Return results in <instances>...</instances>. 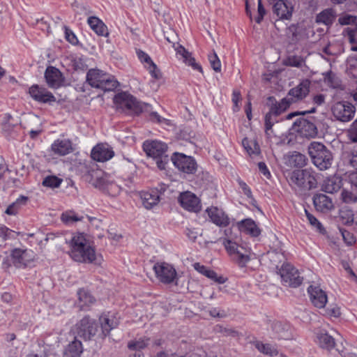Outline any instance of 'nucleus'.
I'll list each match as a JSON object with an SVG mask.
<instances>
[{"mask_svg": "<svg viewBox=\"0 0 357 357\" xmlns=\"http://www.w3.org/2000/svg\"><path fill=\"white\" fill-rule=\"evenodd\" d=\"M69 245V255L73 260L82 263H93L95 261V249L84 234H75Z\"/></svg>", "mask_w": 357, "mask_h": 357, "instance_id": "1", "label": "nucleus"}, {"mask_svg": "<svg viewBox=\"0 0 357 357\" xmlns=\"http://www.w3.org/2000/svg\"><path fill=\"white\" fill-rule=\"evenodd\" d=\"M288 182L291 188L298 192H305L317 188V181L310 169H296L289 174Z\"/></svg>", "mask_w": 357, "mask_h": 357, "instance_id": "2", "label": "nucleus"}, {"mask_svg": "<svg viewBox=\"0 0 357 357\" xmlns=\"http://www.w3.org/2000/svg\"><path fill=\"white\" fill-rule=\"evenodd\" d=\"M86 82L92 87L105 91H113L119 86V82L114 76L98 69H90L88 71Z\"/></svg>", "mask_w": 357, "mask_h": 357, "instance_id": "3", "label": "nucleus"}, {"mask_svg": "<svg viewBox=\"0 0 357 357\" xmlns=\"http://www.w3.org/2000/svg\"><path fill=\"white\" fill-rule=\"evenodd\" d=\"M308 153L313 164L320 170H326L331 166L332 153L323 144L317 142L310 143Z\"/></svg>", "mask_w": 357, "mask_h": 357, "instance_id": "4", "label": "nucleus"}, {"mask_svg": "<svg viewBox=\"0 0 357 357\" xmlns=\"http://www.w3.org/2000/svg\"><path fill=\"white\" fill-rule=\"evenodd\" d=\"M114 102L117 109L127 114H138L142 112V106L135 98L126 92L116 94L114 98Z\"/></svg>", "mask_w": 357, "mask_h": 357, "instance_id": "5", "label": "nucleus"}, {"mask_svg": "<svg viewBox=\"0 0 357 357\" xmlns=\"http://www.w3.org/2000/svg\"><path fill=\"white\" fill-rule=\"evenodd\" d=\"M293 103V100L288 97L282 98L280 102H273L269 112L265 116V131L268 135V131L272 129L275 123L278 122V116L284 112Z\"/></svg>", "mask_w": 357, "mask_h": 357, "instance_id": "6", "label": "nucleus"}, {"mask_svg": "<svg viewBox=\"0 0 357 357\" xmlns=\"http://www.w3.org/2000/svg\"><path fill=\"white\" fill-rule=\"evenodd\" d=\"M278 273L284 286L296 288L303 282V278L301 276L298 270L289 263H284Z\"/></svg>", "mask_w": 357, "mask_h": 357, "instance_id": "7", "label": "nucleus"}, {"mask_svg": "<svg viewBox=\"0 0 357 357\" xmlns=\"http://www.w3.org/2000/svg\"><path fill=\"white\" fill-rule=\"evenodd\" d=\"M223 245L232 260L236 262L238 266L245 267L250 261V257L249 252L243 246L238 245L236 242L229 239H225Z\"/></svg>", "mask_w": 357, "mask_h": 357, "instance_id": "8", "label": "nucleus"}, {"mask_svg": "<svg viewBox=\"0 0 357 357\" xmlns=\"http://www.w3.org/2000/svg\"><path fill=\"white\" fill-rule=\"evenodd\" d=\"M156 278L163 284H177L178 277L173 266L165 262L156 263L153 266Z\"/></svg>", "mask_w": 357, "mask_h": 357, "instance_id": "9", "label": "nucleus"}, {"mask_svg": "<svg viewBox=\"0 0 357 357\" xmlns=\"http://www.w3.org/2000/svg\"><path fill=\"white\" fill-rule=\"evenodd\" d=\"M77 335L84 340H90L98 332V324L90 316H84L75 325Z\"/></svg>", "mask_w": 357, "mask_h": 357, "instance_id": "10", "label": "nucleus"}, {"mask_svg": "<svg viewBox=\"0 0 357 357\" xmlns=\"http://www.w3.org/2000/svg\"><path fill=\"white\" fill-rule=\"evenodd\" d=\"M174 166L181 172L192 174L197 170V163L195 160L183 153H174L171 158Z\"/></svg>", "mask_w": 357, "mask_h": 357, "instance_id": "11", "label": "nucleus"}, {"mask_svg": "<svg viewBox=\"0 0 357 357\" xmlns=\"http://www.w3.org/2000/svg\"><path fill=\"white\" fill-rule=\"evenodd\" d=\"M355 107L349 102H338L332 107L333 116L342 122L350 121L354 116Z\"/></svg>", "mask_w": 357, "mask_h": 357, "instance_id": "12", "label": "nucleus"}, {"mask_svg": "<svg viewBox=\"0 0 357 357\" xmlns=\"http://www.w3.org/2000/svg\"><path fill=\"white\" fill-rule=\"evenodd\" d=\"M102 338L108 336L112 330L118 327L120 321L118 313L107 312L102 313L98 319Z\"/></svg>", "mask_w": 357, "mask_h": 357, "instance_id": "13", "label": "nucleus"}, {"mask_svg": "<svg viewBox=\"0 0 357 357\" xmlns=\"http://www.w3.org/2000/svg\"><path fill=\"white\" fill-rule=\"evenodd\" d=\"M34 253L31 250L15 248L11 251V259L17 268H25L34 259Z\"/></svg>", "mask_w": 357, "mask_h": 357, "instance_id": "14", "label": "nucleus"}, {"mask_svg": "<svg viewBox=\"0 0 357 357\" xmlns=\"http://www.w3.org/2000/svg\"><path fill=\"white\" fill-rule=\"evenodd\" d=\"M273 338L291 340L293 338L292 328L289 323L275 321L271 324Z\"/></svg>", "mask_w": 357, "mask_h": 357, "instance_id": "15", "label": "nucleus"}, {"mask_svg": "<svg viewBox=\"0 0 357 357\" xmlns=\"http://www.w3.org/2000/svg\"><path fill=\"white\" fill-rule=\"evenodd\" d=\"M31 97L40 103H49L56 102L54 96L46 88L37 84L31 86L29 89Z\"/></svg>", "mask_w": 357, "mask_h": 357, "instance_id": "16", "label": "nucleus"}, {"mask_svg": "<svg viewBox=\"0 0 357 357\" xmlns=\"http://www.w3.org/2000/svg\"><path fill=\"white\" fill-rule=\"evenodd\" d=\"M45 78L48 86L52 89H58L62 86L65 81L62 73L54 66H48L46 68Z\"/></svg>", "mask_w": 357, "mask_h": 357, "instance_id": "17", "label": "nucleus"}, {"mask_svg": "<svg viewBox=\"0 0 357 357\" xmlns=\"http://www.w3.org/2000/svg\"><path fill=\"white\" fill-rule=\"evenodd\" d=\"M178 202L181 206L189 211L198 212L201 209L199 198L190 192H184L178 197Z\"/></svg>", "mask_w": 357, "mask_h": 357, "instance_id": "18", "label": "nucleus"}, {"mask_svg": "<svg viewBox=\"0 0 357 357\" xmlns=\"http://www.w3.org/2000/svg\"><path fill=\"white\" fill-rule=\"evenodd\" d=\"M143 149L149 156L158 158L165 155L167 146L160 141H146L143 144Z\"/></svg>", "mask_w": 357, "mask_h": 357, "instance_id": "19", "label": "nucleus"}, {"mask_svg": "<svg viewBox=\"0 0 357 357\" xmlns=\"http://www.w3.org/2000/svg\"><path fill=\"white\" fill-rule=\"evenodd\" d=\"M307 293L312 303L317 308H324L328 301L326 293L319 286L310 285Z\"/></svg>", "mask_w": 357, "mask_h": 357, "instance_id": "20", "label": "nucleus"}, {"mask_svg": "<svg viewBox=\"0 0 357 357\" xmlns=\"http://www.w3.org/2000/svg\"><path fill=\"white\" fill-rule=\"evenodd\" d=\"M311 82L307 79H303L297 86L291 89L288 93L290 100L296 102L304 99L309 93Z\"/></svg>", "mask_w": 357, "mask_h": 357, "instance_id": "21", "label": "nucleus"}, {"mask_svg": "<svg viewBox=\"0 0 357 357\" xmlns=\"http://www.w3.org/2000/svg\"><path fill=\"white\" fill-rule=\"evenodd\" d=\"M114 155L112 149L107 144H98L91 151V158L98 162L110 160Z\"/></svg>", "mask_w": 357, "mask_h": 357, "instance_id": "22", "label": "nucleus"}, {"mask_svg": "<svg viewBox=\"0 0 357 357\" xmlns=\"http://www.w3.org/2000/svg\"><path fill=\"white\" fill-rule=\"evenodd\" d=\"M211 221L219 227H227L229 225L228 215L222 210L215 206H211L206 210Z\"/></svg>", "mask_w": 357, "mask_h": 357, "instance_id": "23", "label": "nucleus"}, {"mask_svg": "<svg viewBox=\"0 0 357 357\" xmlns=\"http://www.w3.org/2000/svg\"><path fill=\"white\" fill-rule=\"evenodd\" d=\"M293 6L289 1L278 0L273 6V13L281 20H289L291 17Z\"/></svg>", "mask_w": 357, "mask_h": 357, "instance_id": "24", "label": "nucleus"}, {"mask_svg": "<svg viewBox=\"0 0 357 357\" xmlns=\"http://www.w3.org/2000/svg\"><path fill=\"white\" fill-rule=\"evenodd\" d=\"M298 127L299 134L306 138H313L317 135L316 126L311 121L306 119H299L294 123Z\"/></svg>", "mask_w": 357, "mask_h": 357, "instance_id": "25", "label": "nucleus"}, {"mask_svg": "<svg viewBox=\"0 0 357 357\" xmlns=\"http://www.w3.org/2000/svg\"><path fill=\"white\" fill-rule=\"evenodd\" d=\"M51 149L54 154L64 156L73 151L72 142L70 139H56L51 146Z\"/></svg>", "mask_w": 357, "mask_h": 357, "instance_id": "26", "label": "nucleus"}, {"mask_svg": "<svg viewBox=\"0 0 357 357\" xmlns=\"http://www.w3.org/2000/svg\"><path fill=\"white\" fill-rule=\"evenodd\" d=\"M313 204L317 211L322 213H327L334 208L332 199L324 194L314 195Z\"/></svg>", "mask_w": 357, "mask_h": 357, "instance_id": "27", "label": "nucleus"}, {"mask_svg": "<svg viewBox=\"0 0 357 357\" xmlns=\"http://www.w3.org/2000/svg\"><path fill=\"white\" fill-rule=\"evenodd\" d=\"M240 231L252 237H257L261 234V229L257 223L251 218L244 219L237 223Z\"/></svg>", "mask_w": 357, "mask_h": 357, "instance_id": "28", "label": "nucleus"}, {"mask_svg": "<svg viewBox=\"0 0 357 357\" xmlns=\"http://www.w3.org/2000/svg\"><path fill=\"white\" fill-rule=\"evenodd\" d=\"M136 54L139 61L144 63V67L149 70L151 76L155 79H158L160 77L159 71L149 55L141 50H137Z\"/></svg>", "mask_w": 357, "mask_h": 357, "instance_id": "29", "label": "nucleus"}, {"mask_svg": "<svg viewBox=\"0 0 357 357\" xmlns=\"http://www.w3.org/2000/svg\"><path fill=\"white\" fill-rule=\"evenodd\" d=\"M77 296L78 305L82 310H88V308L93 305L96 302V298L86 289H79L77 291Z\"/></svg>", "mask_w": 357, "mask_h": 357, "instance_id": "30", "label": "nucleus"}, {"mask_svg": "<svg viewBox=\"0 0 357 357\" xmlns=\"http://www.w3.org/2000/svg\"><path fill=\"white\" fill-rule=\"evenodd\" d=\"M342 179L338 176H332L326 178L321 185V190L327 193L337 192L342 187Z\"/></svg>", "mask_w": 357, "mask_h": 357, "instance_id": "31", "label": "nucleus"}, {"mask_svg": "<svg viewBox=\"0 0 357 357\" xmlns=\"http://www.w3.org/2000/svg\"><path fill=\"white\" fill-rule=\"evenodd\" d=\"M141 198L144 206L148 209L157 205L160 201L158 192L154 190L149 192H143L141 194Z\"/></svg>", "mask_w": 357, "mask_h": 357, "instance_id": "32", "label": "nucleus"}, {"mask_svg": "<svg viewBox=\"0 0 357 357\" xmlns=\"http://www.w3.org/2000/svg\"><path fill=\"white\" fill-rule=\"evenodd\" d=\"M194 268L199 273H202V275H205L206 277L208 278L209 279L215 281L218 284H223L226 281V279L224 277L221 275H218V274L214 271L209 269L207 267L204 266V265H201L199 263H195L194 264Z\"/></svg>", "mask_w": 357, "mask_h": 357, "instance_id": "33", "label": "nucleus"}, {"mask_svg": "<svg viewBox=\"0 0 357 357\" xmlns=\"http://www.w3.org/2000/svg\"><path fill=\"white\" fill-rule=\"evenodd\" d=\"M87 22L91 29L94 31L98 35L106 36L108 35L107 26L97 17H89Z\"/></svg>", "mask_w": 357, "mask_h": 357, "instance_id": "34", "label": "nucleus"}, {"mask_svg": "<svg viewBox=\"0 0 357 357\" xmlns=\"http://www.w3.org/2000/svg\"><path fill=\"white\" fill-rule=\"evenodd\" d=\"M83 352V347L81 341L76 338L68 344L65 349L66 357H80Z\"/></svg>", "mask_w": 357, "mask_h": 357, "instance_id": "35", "label": "nucleus"}, {"mask_svg": "<svg viewBox=\"0 0 357 357\" xmlns=\"http://www.w3.org/2000/svg\"><path fill=\"white\" fill-rule=\"evenodd\" d=\"M252 344L259 352L264 354L273 357L276 356L278 354L277 349L270 344H264L262 342L257 340L252 341Z\"/></svg>", "mask_w": 357, "mask_h": 357, "instance_id": "36", "label": "nucleus"}, {"mask_svg": "<svg viewBox=\"0 0 357 357\" xmlns=\"http://www.w3.org/2000/svg\"><path fill=\"white\" fill-rule=\"evenodd\" d=\"M335 19V12L334 10L329 8L326 9L319 13L316 17L317 23H321L325 25H331Z\"/></svg>", "mask_w": 357, "mask_h": 357, "instance_id": "37", "label": "nucleus"}, {"mask_svg": "<svg viewBox=\"0 0 357 357\" xmlns=\"http://www.w3.org/2000/svg\"><path fill=\"white\" fill-rule=\"evenodd\" d=\"M317 338L320 347L327 350L332 349L335 345L334 338L326 333L318 334Z\"/></svg>", "mask_w": 357, "mask_h": 357, "instance_id": "38", "label": "nucleus"}, {"mask_svg": "<svg viewBox=\"0 0 357 357\" xmlns=\"http://www.w3.org/2000/svg\"><path fill=\"white\" fill-rule=\"evenodd\" d=\"M242 145L250 156L258 155L260 153L259 146L255 140H250L245 137L242 140Z\"/></svg>", "mask_w": 357, "mask_h": 357, "instance_id": "39", "label": "nucleus"}, {"mask_svg": "<svg viewBox=\"0 0 357 357\" xmlns=\"http://www.w3.org/2000/svg\"><path fill=\"white\" fill-rule=\"evenodd\" d=\"M5 118H6L7 120L2 124V130L6 136L14 137L17 126L10 122V119H12L10 114H5Z\"/></svg>", "mask_w": 357, "mask_h": 357, "instance_id": "40", "label": "nucleus"}, {"mask_svg": "<svg viewBox=\"0 0 357 357\" xmlns=\"http://www.w3.org/2000/svg\"><path fill=\"white\" fill-rule=\"evenodd\" d=\"M149 342V339L147 337H140L130 341L128 343V347L130 350H140L145 348Z\"/></svg>", "mask_w": 357, "mask_h": 357, "instance_id": "41", "label": "nucleus"}, {"mask_svg": "<svg viewBox=\"0 0 357 357\" xmlns=\"http://www.w3.org/2000/svg\"><path fill=\"white\" fill-rule=\"evenodd\" d=\"M340 221L344 225H351L354 222V213L348 208H343L340 211Z\"/></svg>", "mask_w": 357, "mask_h": 357, "instance_id": "42", "label": "nucleus"}, {"mask_svg": "<svg viewBox=\"0 0 357 357\" xmlns=\"http://www.w3.org/2000/svg\"><path fill=\"white\" fill-rule=\"evenodd\" d=\"M347 71L349 75L357 78V55L351 56L347 59Z\"/></svg>", "mask_w": 357, "mask_h": 357, "instance_id": "43", "label": "nucleus"}, {"mask_svg": "<svg viewBox=\"0 0 357 357\" xmlns=\"http://www.w3.org/2000/svg\"><path fill=\"white\" fill-rule=\"evenodd\" d=\"M83 216H79L74 212L69 211L63 213L61 215V220L66 224H73L74 222L82 221L83 220Z\"/></svg>", "mask_w": 357, "mask_h": 357, "instance_id": "44", "label": "nucleus"}, {"mask_svg": "<svg viewBox=\"0 0 357 357\" xmlns=\"http://www.w3.org/2000/svg\"><path fill=\"white\" fill-rule=\"evenodd\" d=\"M307 158L305 155L300 153H295L291 155V161L292 164L297 167H303L307 164Z\"/></svg>", "mask_w": 357, "mask_h": 357, "instance_id": "45", "label": "nucleus"}, {"mask_svg": "<svg viewBox=\"0 0 357 357\" xmlns=\"http://www.w3.org/2000/svg\"><path fill=\"white\" fill-rule=\"evenodd\" d=\"M303 59L300 56L293 55L288 56L284 61L286 66L301 68L304 63Z\"/></svg>", "mask_w": 357, "mask_h": 357, "instance_id": "46", "label": "nucleus"}, {"mask_svg": "<svg viewBox=\"0 0 357 357\" xmlns=\"http://www.w3.org/2000/svg\"><path fill=\"white\" fill-rule=\"evenodd\" d=\"M341 199L346 204H353L357 202V196L348 190H342Z\"/></svg>", "mask_w": 357, "mask_h": 357, "instance_id": "47", "label": "nucleus"}, {"mask_svg": "<svg viewBox=\"0 0 357 357\" xmlns=\"http://www.w3.org/2000/svg\"><path fill=\"white\" fill-rule=\"evenodd\" d=\"M338 22L341 25L354 24L357 23V17L351 14H343L340 16Z\"/></svg>", "mask_w": 357, "mask_h": 357, "instance_id": "48", "label": "nucleus"}, {"mask_svg": "<svg viewBox=\"0 0 357 357\" xmlns=\"http://www.w3.org/2000/svg\"><path fill=\"white\" fill-rule=\"evenodd\" d=\"M62 180L55 176H47L43 181L44 186L50 188H57L61 183Z\"/></svg>", "mask_w": 357, "mask_h": 357, "instance_id": "49", "label": "nucleus"}, {"mask_svg": "<svg viewBox=\"0 0 357 357\" xmlns=\"http://www.w3.org/2000/svg\"><path fill=\"white\" fill-rule=\"evenodd\" d=\"M305 213L307 220L313 227L316 228L320 232L324 231L321 223L312 214L309 213L306 209L305 210Z\"/></svg>", "mask_w": 357, "mask_h": 357, "instance_id": "50", "label": "nucleus"}, {"mask_svg": "<svg viewBox=\"0 0 357 357\" xmlns=\"http://www.w3.org/2000/svg\"><path fill=\"white\" fill-rule=\"evenodd\" d=\"M342 34L347 38L350 43L357 44V29L346 28L344 29Z\"/></svg>", "mask_w": 357, "mask_h": 357, "instance_id": "51", "label": "nucleus"}, {"mask_svg": "<svg viewBox=\"0 0 357 357\" xmlns=\"http://www.w3.org/2000/svg\"><path fill=\"white\" fill-rule=\"evenodd\" d=\"M208 61L211 68L215 72L218 73L221 71V63L218 56L215 52H213L208 55Z\"/></svg>", "mask_w": 357, "mask_h": 357, "instance_id": "52", "label": "nucleus"}, {"mask_svg": "<svg viewBox=\"0 0 357 357\" xmlns=\"http://www.w3.org/2000/svg\"><path fill=\"white\" fill-rule=\"evenodd\" d=\"M63 29L66 40L72 45H77L78 43V39L74 32L66 26H64Z\"/></svg>", "mask_w": 357, "mask_h": 357, "instance_id": "53", "label": "nucleus"}, {"mask_svg": "<svg viewBox=\"0 0 357 357\" xmlns=\"http://www.w3.org/2000/svg\"><path fill=\"white\" fill-rule=\"evenodd\" d=\"M183 62L186 65L191 66L193 70L203 73L202 66L196 62L195 59L192 56L191 53L189 54V56L183 60Z\"/></svg>", "mask_w": 357, "mask_h": 357, "instance_id": "54", "label": "nucleus"}, {"mask_svg": "<svg viewBox=\"0 0 357 357\" xmlns=\"http://www.w3.org/2000/svg\"><path fill=\"white\" fill-rule=\"evenodd\" d=\"M340 231L347 244L352 245L355 242V238L353 234L342 228H340Z\"/></svg>", "mask_w": 357, "mask_h": 357, "instance_id": "55", "label": "nucleus"}, {"mask_svg": "<svg viewBox=\"0 0 357 357\" xmlns=\"http://www.w3.org/2000/svg\"><path fill=\"white\" fill-rule=\"evenodd\" d=\"M173 47H174L175 51L176 52V54L179 56H181V58L183 59V61L186 59L188 56H189V54H190L188 51L185 50V47H183L182 45H176L174 43L173 44Z\"/></svg>", "mask_w": 357, "mask_h": 357, "instance_id": "56", "label": "nucleus"}, {"mask_svg": "<svg viewBox=\"0 0 357 357\" xmlns=\"http://www.w3.org/2000/svg\"><path fill=\"white\" fill-rule=\"evenodd\" d=\"M349 139L354 142H357V120H356L348 131Z\"/></svg>", "mask_w": 357, "mask_h": 357, "instance_id": "57", "label": "nucleus"}, {"mask_svg": "<svg viewBox=\"0 0 357 357\" xmlns=\"http://www.w3.org/2000/svg\"><path fill=\"white\" fill-rule=\"evenodd\" d=\"M231 100L234 103V111H238L239 109L238 102L241 100V92L238 90L233 91Z\"/></svg>", "mask_w": 357, "mask_h": 357, "instance_id": "58", "label": "nucleus"}, {"mask_svg": "<svg viewBox=\"0 0 357 357\" xmlns=\"http://www.w3.org/2000/svg\"><path fill=\"white\" fill-rule=\"evenodd\" d=\"M326 313L330 317L337 318L341 314L340 308L337 305L331 306L326 310Z\"/></svg>", "mask_w": 357, "mask_h": 357, "instance_id": "59", "label": "nucleus"}, {"mask_svg": "<svg viewBox=\"0 0 357 357\" xmlns=\"http://www.w3.org/2000/svg\"><path fill=\"white\" fill-rule=\"evenodd\" d=\"M257 11H258V15H257V17H256L255 21L257 23L259 24L261 22V20H263L264 16L266 14V10L262 5L261 0H258Z\"/></svg>", "mask_w": 357, "mask_h": 357, "instance_id": "60", "label": "nucleus"}, {"mask_svg": "<svg viewBox=\"0 0 357 357\" xmlns=\"http://www.w3.org/2000/svg\"><path fill=\"white\" fill-rule=\"evenodd\" d=\"M238 183L243 194L246 195L248 197L252 198V195L250 187L242 180H238Z\"/></svg>", "mask_w": 357, "mask_h": 357, "instance_id": "61", "label": "nucleus"}, {"mask_svg": "<svg viewBox=\"0 0 357 357\" xmlns=\"http://www.w3.org/2000/svg\"><path fill=\"white\" fill-rule=\"evenodd\" d=\"M258 167L260 171V172L267 178H269L271 177V173L266 166V165L263 162H260L258 163Z\"/></svg>", "mask_w": 357, "mask_h": 357, "instance_id": "62", "label": "nucleus"}, {"mask_svg": "<svg viewBox=\"0 0 357 357\" xmlns=\"http://www.w3.org/2000/svg\"><path fill=\"white\" fill-rule=\"evenodd\" d=\"M185 234L190 240L195 241L197 238L199 232L195 229L187 228Z\"/></svg>", "mask_w": 357, "mask_h": 357, "instance_id": "63", "label": "nucleus"}, {"mask_svg": "<svg viewBox=\"0 0 357 357\" xmlns=\"http://www.w3.org/2000/svg\"><path fill=\"white\" fill-rule=\"evenodd\" d=\"M50 354L44 349L39 353L31 352L26 356V357H49Z\"/></svg>", "mask_w": 357, "mask_h": 357, "instance_id": "64", "label": "nucleus"}]
</instances>
